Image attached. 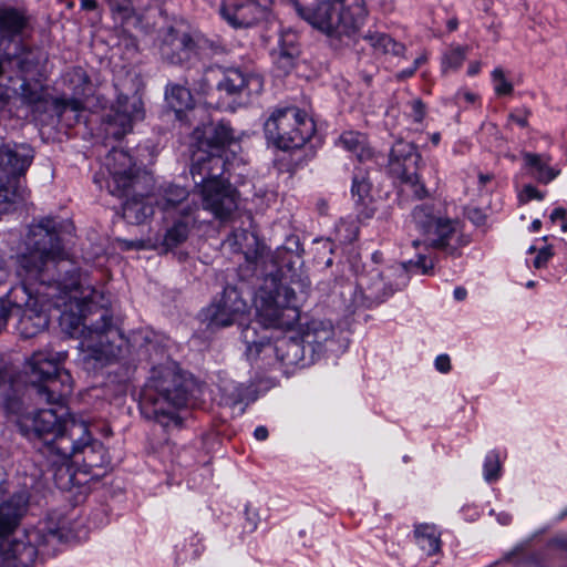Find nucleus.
<instances>
[{
  "label": "nucleus",
  "instance_id": "obj_39",
  "mask_svg": "<svg viewBox=\"0 0 567 567\" xmlns=\"http://www.w3.org/2000/svg\"><path fill=\"white\" fill-rule=\"evenodd\" d=\"M352 195L358 197V202L367 205L370 199V185L364 179L354 181L352 185Z\"/></svg>",
  "mask_w": 567,
  "mask_h": 567
},
{
  "label": "nucleus",
  "instance_id": "obj_54",
  "mask_svg": "<svg viewBox=\"0 0 567 567\" xmlns=\"http://www.w3.org/2000/svg\"><path fill=\"white\" fill-rule=\"evenodd\" d=\"M427 60V56L426 54H421L420 56H417L414 61H413V64L412 66L417 70L423 63H425Z\"/></svg>",
  "mask_w": 567,
  "mask_h": 567
},
{
  "label": "nucleus",
  "instance_id": "obj_13",
  "mask_svg": "<svg viewBox=\"0 0 567 567\" xmlns=\"http://www.w3.org/2000/svg\"><path fill=\"white\" fill-rule=\"evenodd\" d=\"M267 142H310L316 133L312 118L297 107L275 110L264 125Z\"/></svg>",
  "mask_w": 567,
  "mask_h": 567
},
{
  "label": "nucleus",
  "instance_id": "obj_58",
  "mask_svg": "<svg viewBox=\"0 0 567 567\" xmlns=\"http://www.w3.org/2000/svg\"><path fill=\"white\" fill-rule=\"evenodd\" d=\"M277 148L281 150V151H288L290 147L288 144H276Z\"/></svg>",
  "mask_w": 567,
  "mask_h": 567
},
{
  "label": "nucleus",
  "instance_id": "obj_40",
  "mask_svg": "<svg viewBox=\"0 0 567 567\" xmlns=\"http://www.w3.org/2000/svg\"><path fill=\"white\" fill-rule=\"evenodd\" d=\"M111 10L123 19L131 16L133 8L131 0H109Z\"/></svg>",
  "mask_w": 567,
  "mask_h": 567
},
{
  "label": "nucleus",
  "instance_id": "obj_10",
  "mask_svg": "<svg viewBox=\"0 0 567 567\" xmlns=\"http://www.w3.org/2000/svg\"><path fill=\"white\" fill-rule=\"evenodd\" d=\"M32 161L29 144H0V216L24 198L23 177Z\"/></svg>",
  "mask_w": 567,
  "mask_h": 567
},
{
  "label": "nucleus",
  "instance_id": "obj_59",
  "mask_svg": "<svg viewBox=\"0 0 567 567\" xmlns=\"http://www.w3.org/2000/svg\"><path fill=\"white\" fill-rule=\"evenodd\" d=\"M440 138H441L440 134L435 133V134H433L432 142H439Z\"/></svg>",
  "mask_w": 567,
  "mask_h": 567
},
{
  "label": "nucleus",
  "instance_id": "obj_50",
  "mask_svg": "<svg viewBox=\"0 0 567 567\" xmlns=\"http://www.w3.org/2000/svg\"><path fill=\"white\" fill-rule=\"evenodd\" d=\"M254 436L258 441H264L268 437V430L265 426H258L254 432Z\"/></svg>",
  "mask_w": 567,
  "mask_h": 567
},
{
  "label": "nucleus",
  "instance_id": "obj_16",
  "mask_svg": "<svg viewBox=\"0 0 567 567\" xmlns=\"http://www.w3.org/2000/svg\"><path fill=\"white\" fill-rule=\"evenodd\" d=\"M243 341L246 343L248 359L255 360L261 353H275L277 359L285 365H296L303 360L305 344L301 339L282 338L272 346L266 338H256V330L252 327H245L241 332Z\"/></svg>",
  "mask_w": 567,
  "mask_h": 567
},
{
  "label": "nucleus",
  "instance_id": "obj_37",
  "mask_svg": "<svg viewBox=\"0 0 567 567\" xmlns=\"http://www.w3.org/2000/svg\"><path fill=\"white\" fill-rule=\"evenodd\" d=\"M272 56L277 68L282 70L285 73H288L293 68L295 60L298 55H293V50L290 53H287L276 49Z\"/></svg>",
  "mask_w": 567,
  "mask_h": 567
},
{
  "label": "nucleus",
  "instance_id": "obj_8",
  "mask_svg": "<svg viewBox=\"0 0 567 567\" xmlns=\"http://www.w3.org/2000/svg\"><path fill=\"white\" fill-rule=\"evenodd\" d=\"M193 161L190 173L200 187L204 208L218 219H227L237 209L238 193L227 181L212 176L210 164L217 165L219 158L197 147L193 151Z\"/></svg>",
  "mask_w": 567,
  "mask_h": 567
},
{
  "label": "nucleus",
  "instance_id": "obj_47",
  "mask_svg": "<svg viewBox=\"0 0 567 567\" xmlns=\"http://www.w3.org/2000/svg\"><path fill=\"white\" fill-rule=\"evenodd\" d=\"M435 367L440 372H447L451 369L450 358L445 354H441L435 360Z\"/></svg>",
  "mask_w": 567,
  "mask_h": 567
},
{
  "label": "nucleus",
  "instance_id": "obj_17",
  "mask_svg": "<svg viewBox=\"0 0 567 567\" xmlns=\"http://www.w3.org/2000/svg\"><path fill=\"white\" fill-rule=\"evenodd\" d=\"M144 117L143 102L136 93L125 95L120 93L107 116L105 132L116 140L132 131L133 124Z\"/></svg>",
  "mask_w": 567,
  "mask_h": 567
},
{
  "label": "nucleus",
  "instance_id": "obj_44",
  "mask_svg": "<svg viewBox=\"0 0 567 567\" xmlns=\"http://www.w3.org/2000/svg\"><path fill=\"white\" fill-rule=\"evenodd\" d=\"M553 256L551 249L549 247L543 248L538 251L536 258L534 259V267L542 268L546 265L549 258Z\"/></svg>",
  "mask_w": 567,
  "mask_h": 567
},
{
  "label": "nucleus",
  "instance_id": "obj_5",
  "mask_svg": "<svg viewBox=\"0 0 567 567\" xmlns=\"http://www.w3.org/2000/svg\"><path fill=\"white\" fill-rule=\"evenodd\" d=\"M192 86L198 96L213 105V101L208 99L215 91L225 93L228 97L250 100L258 96L264 90V79L260 74L241 68L233 61L229 65L207 66L203 73L192 80Z\"/></svg>",
  "mask_w": 567,
  "mask_h": 567
},
{
  "label": "nucleus",
  "instance_id": "obj_53",
  "mask_svg": "<svg viewBox=\"0 0 567 567\" xmlns=\"http://www.w3.org/2000/svg\"><path fill=\"white\" fill-rule=\"evenodd\" d=\"M466 295H467V292H466V290L463 287H457L454 290V298L456 300H460V301L464 300Z\"/></svg>",
  "mask_w": 567,
  "mask_h": 567
},
{
  "label": "nucleus",
  "instance_id": "obj_41",
  "mask_svg": "<svg viewBox=\"0 0 567 567\" xmlns=\"http://www.w3.org/2000/svg\"><path fill=\"white\" fill-rule=\"evenodd\" d=\"M544 195L533 185L524 186L523 190L519 194V200L522 203H526L532 199L542 200Z\"/></svg>",
  "mask_w": 567,
  "mask_h": 567
},
{
  "label": "nucleus",
  "instance_id": "obj_3",
  "mask_svg": "<svg viewBox=\"0 0 567 567\" xmlns=\"http://www.w3.org/2000/svg\"><path fill=\"white\" fill-rule=\"evenodd\" d=\"M104 165L110 174L109 188L113 195L135 196L123 205V217L130 223L140 224L153 214V208L142 202L145 190L153 184V177L136 165L132 156L122 147H113L106 155Z\"/></svg>",
  "mask_w": 567,
  "mask_h": 567
},
{
  "label": "nucleus",
  "instance_id": "obj_14",
  "mask_svg": "<svg viewBox=\"0 0 567 567\" xmlns=\"http://www.w3.org/2000/svg\"><path fill=\"white\" fill-rule=\"evenodd\" d=\"M79 420L75 415L69 414L64 404L50 405L27 413L18 419V425L25 434L33 432L38 436L53 434L54 440L47 445V454L52 458L56 456V447L50 449L59 436L68 435L69 423Z\"/></svg>",
  "mask_w": 567,
  "mask_h": 567
},
{
  "label": "nucleus",
  "instance_id": "obj_60",
  "mask_svg": "<svg viewBox=\"0 0 567 567\" xmlns=\"http://www.w3.org/2000/svg\"><path fill=\"white\" fill-rule=\"evenodd\" d=\"M224 52H225V49L220 47V48L216 49L215 54H219V53H224Z\"/></svg>",
  "mask_w": 567,
  "mask_h": 567
},
{
  "label": "nucleus",
  "instance_id": "obj_11",
  "mask_svg": "<svg viewBox=\"0 0 567 567\" xmlns=\"http://www.w3.org/2000/svg\"><path fill=\"white\" fill-rule=\"evenodd\" d=\"M65 82L76 96L83 95L86 92L89 78L82 68H74L65 76ZM22 101L31 109L33 113H42L52 106L53 112L62 120L78 121L81 112L84 109L83 101L80 97H58L54 100L47 99L43 90L38 85L33 87L23 82L21 84Z\"/></svg>",
  "mask_w": 567,
  "mask_h": 567
},
{
  "label": "nucleus",
  "instance_id": "obj_7",
  "mask_svg": "<svg viewBox=\"0 0 567 567\" xmlns=\"http://www.w3.org/2000/svg\"><path fill=\"white\" fill-rule=\"evenodd\" d=\"M296 13L313 28L330 37H351L363 24L367 9L363 0H327L317 7L292 3Z\"/></svg>",
  "mask_w": 567,
  "mask_h": 567
},
{
  "label": "nucleus",
  "instance_id": "obj_63",
  "mask_svg": "<svg viewBox=\"0 0 567 567\" xmlns=\"http://www.w3.org/2000/svg\"><path fill=\"white\" fill-rule=\"evenodd\" d=\"M340 142H343V143H347V142H351L350 140H348L347 137H341V141Z\"/></svg>",
  "mask_w": 567,
  "mask_h": 567
},
{
  "label": "nucleus",
  "instance_id": "obj_64",
  "mask_svg": "<svg viewBox=\"0 0 567 567\" xmlns=\"http://www.w3.org/2000/svg\"><path fill=\"white\" fill-rule=\"evenodd\" d=\"M528 251L529 252H534L535 251V247L534 246L529 247Z\"/></svg>",
  "mask_w": 567,
  "mask_h": 567
},
{
  "label": "nucleus",
  "instance_id": "obj_48",
  "mask_svg": "<svg viewBox=\"0 0 567 567\" xmlns=\"http://www.w3.org/2000/svg\"><path fill=\"white\" fill-rule=\"evenodd\" d=\"M416 266L422 268L423 274H426L430 269L433 268V262L431 260L427 262L426 257L420 254Z\"/></svg>",
  "mask_w": 567,
  "mask_h": 567
},
{
  "label": "nucleus",
  "instance_id": "obj_18",
  "mask_svg": "<svg viewBox=\"0 0 567 567\" xmlns=\"http://www.w3.org/2000/svg\"><path fill=\"white\" fill-rule=\"evenodd\" d=\"M248 311L247 302L235 287L224 289L220 299L207 309L212 326L226 327L237 322Z\"/></svg>",
  "mask_w": 567,
  "mask_h": 567
},
{
  "label": "nucleus",
  "instance_id": "obj_21",
  "mask_svg": "<svg viewBox=\"0 0 567 567\" xmlns=\"http://www.w3.org/2000/svg\"><path fill=\"white\" fill-rule=\"evenodd\" d=\"M225 245L235 254H241L249 265H259L267 255V247L252 233L246 229L233 231Z\"/></svg>",
  "mask_w": 567,
  "mask_h": 567
},
{
  "label": "nucleus",
  "instance_id": "obj_46",
  "mask_svg": "<svg viewBox=\"0 0 567 567\" xmlns=\"http://www.w3.org/2000/svg\"><path fill=\"white\" fill-rule=\"evenodd\" d=\"M550 219L553 221L560 220L561 221L560 228L564 231H567V216H566V210L564 208L554 209L553 213L550 214Z\"/></svg>",
  "mask_w": 567,
  "mask_h": 567
},
{
  "label": "nucleus",
  "instance_id": "obj_24",
  "mask_svg": "<svg viewBox=\"0 0 567 567\" xmlns=\"http://www.w3.org/2000/svg\"><path fill=\"white\" fill-rule=\"evenodd\" d=\"M73 390V380L68 371L59 370L58 375L52 377L50 381L42 384L35 392L39 401H44L49 405L63 404L64 399Z\"/></svg>",
  "mask_w": 567,
  "mask_h": 567
},
{
  "label": "nucleus",
  "instance_id": "obj_25",
  "mask_svg": "<svg viewBox=\"0 0 567 567\" xmlns=\"http://www.w3.org/2000/svg\"><path fill=\"white\" fill-rule=\"evenodd\" d=\"M29 29V17L23 9L11 6L0 7V40L12 41Z\"/></svg>",
  "mask_w": 567,
  "mask_h": 567
},
{
  "label": "nucleus",
  "instance_id": "obj_49",
  "mask_svg": "<svg viewBox=\"0 0 567 567\" xmlns=\"http://www.w3.org/2000/svg\"><path fill=\"white\" fill-rule=\"evenodd\" d=\"M415 72H416V70L413 66H411V68L404 69V70L400 71L399 73H396L395 78L398 80L402 81V80L413 76Z\"/></svg>",
  "mask_w": 567,
  "mask_h": 567
},
{
  "label": "nucleus",
  "instance_id": "obj_43",
  "mask_svg": "<svg viewBox=\"0 0 567 567\" xmlns=\"http://www.w3.org/2000/svg\"><path fill=\"white\" fill-rule=\"evenodd\" d=\"M455 99L458 103L474 104L477 101L478 95L467 90H458L455 94Z\"/></svg>",
  "mask_w": 567,
  "mask_h": 567
},
{
  "label": "nucleus",
  "instance_id": "obj_33",
  "mask_svg": "<svg viewBox=\"0 0 567 567\" xmlns=\"http://www.w3.org/2000/svg\"><path fill=\"white\" fill-rule=\"evenodd\" d=\"M466 58L465 48L457 47L446 52L442 60V70L447 72L449 70L458 69Z\"/></svg>",
  "mask_w": 567,
  "mask_h": 567
},
{
  "label": "nucleus",
  "instance_id": "obj_30",
  "mask_svg": "<svg viewBox=\"0 0 567 567\" xmlns=\"http://www.w3.org/2000/svg\"><path fill=\"white\" fill-rule=\"evenodd\" d=\"M400 195L406 198L422 199L427 196L425 186L420 182L416 172L396 179Z\"/></svg>",
  "mask_w": 567,
  "mask_h": 567
},
{
  "label": "nucleus",
  "instance_id": "obj_28",
  "mask_svg": "<svg viewBox=\"0 0 567 567\" xmlns=\"http://www.w3.org/2000/svg\"><path fill=\"white\" fill-rule=\"evenodd\" d=\"M332 336L333 327L330 321L311 320L307 323L300 339L305 346L313 348L315 346H321Z\"/></svg>",
  "mask_w": 567,
  "mask_h": 567
},
{
  "label": "nucleus",
  "instance_id": "obj_29",
  "mask_svg": "<svg viewBox=\"0 0 567 567\" xmlns=\"http://www.w3.org/2000/svg\"><path fill=\"white\" fill-rule=\"evenodd\" d=\"M414 534L417 545L427 555L436 554L440 550V533L434 525L421 524L415 528Z\"/></svg>",
  "mask_w": 567,
  "mask_h": 567
},
{
  "label": "nucleus",
  "instance_id": "obj_55",
  "mask_svg": "<svg viewBox=\"0 0 567 567\" xmlns=\"http://www.w3.org/2000/svg\"><path fill=\"white\" fill-rule=\"evenodd\" d=\"M492 178H493V176L489 174H480V176H478L481 185L487 184L488 182L492 181Z\"/></svg>",
  "mask_w": 567,
  "mask_h": 567
},
{
  "label": "nucleus",
  "instance_id": "obj_52",
  "mask_svg": "<svg viewBox=\"0 0 567 567\" xmlns=\"http://www.w3.org/2000/svg\"><path fill=\"white\" fill-rule=\"evenodd\" d=\"M81 8L84 10H94L96 8L95 0H81Z\"/></svg>",
  "mask_w": 567,
  "mask_h": 567
},
{
  "label": "nucleus",
  "instance_id": "obj_20",
  "mask_svg": "<svg viewBox=\"0 0 567 567\" xmlns=\"http://www.w3.org/2000/svg\"><path fill=\"white\" fill-rule=\"evenodd\" d=\"M261 7L256 0H224L220 16L234 28H247L262 16Z\"/></svg>",
  "mask_w": 567,
  "mask_h": 567
},
{
  "label": "nucleus",
  "instance_id": "obj_38",
  "mask_svg": "<svg viewBox=\"0 0 567 567\" xmlns=\"http://www.w3.org/2000/svg\"><path fill=\"white\" fill-rule=\"evenodd\" d=\"M278 50L287 53L293 50V55H298L297 34L292 31L282 32L278 39Z\"/></svg>",
  "mask_w": 567,
  "mask_h": 567
},
{
  "label": "nucleus",
  "instance_id": "obj_4",
  "mask_svg": "<svg viewBox=\"0 0 567 567\" xmlns=\"http://www.w3.org/2000/svg\"><path fill=\"white\" fill-rule=\"evenodd\" d=\"M165 101L171 112L168 117H174L179 126H190L193 121H197L192 131L194 142H236L244 137L234 134L233 127L225 121L213 122L206 114V110L200 106H194V99L189 89L172 84L166 87Z\"/></svg>",
  "mask_w": 567,
  "mask_h": 567
},
{
  "label": "nucleus",
  "instance_id": "obj_61",
  "mask_svg": "<svg viewBox=\"0 0 567 567\" xmlns=\"http://www.w3.org/2000/svg\"><path fill=\"white\" fill-rule=\"evenodd\" d=\"M207 146L219 148L221 144L215 143V144H206Z\"/></svg>",
  "mask_w": 567,
  "mask_h": 567
},
{
  "label": "nucleus",
  "instance_id": "obj_42",
  "mask_svg": "<svg viewBox=\"0 0 567 567\" xmlns=\"http://www.w3.org/2000/svg\"><path fill=\"white\" fill-rule=\"evenodd\" d=\"M410 115L415 122H421L425 115V106L421 100H413L411 102Z\"/></svg>",
  "mask_w": 567,
  "mask_h": 567
},
{
  "label": "nucleus",
  "instance_id": "obj_35",
  "mask_svg": "<svg viewBox=\"0 0 567 567\" xmlns=\"http://www.w3.org/2000/svg\"><path fill=\"white\" fill-rule=\"evenodd\" d=\"M492 82L497 95H508L513 92V84L506 79L501 68H496L492 72Z\"/></svg>",
  "mask_w": 567,
  "mask_h": 567
},
{
  "label": "nucleus",
  "instance_id": "obj_23",
  "mask_svg": "<svg viewBox=\"0 0 567 567\" xmlns=\"http://www.w3.org/2000/svg\"><path fill=\"white\" fill-rule=\"evenodd\" d=\"M195 52V43L187 33L171 30L161 45V55L172 64H183L190 60Z\"/></svg>",
  "mask_w": 567,
  "mask_h": 567
},
{
  "label": "nucleus",
  "instance_id": "obj_22",
  "mask_svg": "<svg viewBox=\"0 0 567 567\" xmlns=\"http://www.w3.org/2000/svg\"><path fill=\"white\" fill-rule=\"evenodd\" d=\"M419 161L420 154L414 144H393L389 154V173L395 179L414 174Z\"/></svg>",
  "mask_w": 567,
  "mask_h": 567
},
{
  "label": "nucleus",
  "instance_id": "obj_6",
  "mask_svg": "<svg viewBox=\"0 0 567 567\" xmlns=\"http://www.w3.org/2000/svg\"><path fill=\"white\" fill-rule=\"evenodd\" d=\"M187 379L173 368L154 370L145 393V410L163 426L179 425L177 411L188 400Z\"/></svg>",
  "mask_w": 567,
  "mask_h": 567
},
{
  "label": "nucleus",
  "instance_id": "obj_34",
  "mask_svg": "<svg viewBox=\"0 0 567 567\" xmlns=\"http://www.w3.org/2000/svg\"><path fill=\"white\" fill-rule=\"evenodd\" d=\"M187 196V190L184 187L179 186H169L165 190L164 200L161 203L162 208L167 210L169 208L175 207L182 200H184Z\"/></svg>",
  "mask_w": 567,
  "mask_h": 567
},
{
  "label": "nucleus",
  "instance_id": "obj_19",
  "mask_svg": "<svg viewBox=\"0 0 567 567\" xmlns=\"http://www.w3.org/2000/svg\"><path fill=\"white\" fill-rule=\"evenodd\" d=\"M63 353H53L49 350L33 352L24 363V373L30 385L37 392L42 384H45L52 377L58 375Z\"/></svg>",
  "mask_w": 567,
  "mask_h": 567
},
{
  "label": "nucleus",
  "instance_id": "obj_62",
  "mask_svg": "<svg viewBox=\"0 0 567 567\" xmlns=\"http://www.w3.org/2000/svg\"><path fill=\"white\" fill-rule=\"evenodd\" d=\"M567 515V508L559 515V518H564Z\"/></svg>",
  "mask_w": 567,
  "mask_h": 567
},
{
  "label": "nucleus",
  "instance_id": "obj_12",
  "mask_svg": "<svg viewBox=\"0 0 567 567\" xmlns=\"http://www.w3.org/2000/svg\"><path fill=\"white\" fill-rule=\"evenodd\" d=\"M256 307L258 322L265 328L289 330L300 318L295 290L281 282L261 290Z\"/></svg>",
  "mask_w": 567,
  "mask_h": 567
},
{
  "label": "nucleus",
  "instance_id": "obj_15",
  "mask_svg": "<svg viewBox=\"0 0 567 567\" xmlns=\"http://www.w3.org/2000/svg\"><path fill=\"white\" fill-rule=\"evenodd\" d=\"M415 225L422 233L421 239H414L412 245L414 248L420 246L445 248L457 230V221L437 216L433 213L432 207L427 205H419L412 213Z\"/></svg>",
  "mask_w": 567,
  "mask_h": 567
},
{
  "label": "nucleus",
  "instance_id": "obj_45",
  "mask_svg": "<svg viewBox=\"0 0 567 567\" xmlns=\"http://www.w3.org/2000/svg\"><path fill=\"white\" fill-rule=\"evenodd\" d=\"M528 112L525 110H518L511 114L509 120L513 124L524 127L527 124Z\"/></svg>",
  "mask_w": 567,
  "mask_h": 567
},
{
  "label": "nucleus",
  "instance_id": "obj_9",
  "mask_svg": "<svg viewBox=\"0 0 567 567\" xmlns=\"http://www.w3.org/2000/svg\"><path fill=\"white\" fill-rule=\"evenodd\" d=\"M28 503L29 497L23 492L14 494L0 504V567H33L34 565L35 547L24 539H9L27 513Z\"/></svg>",
  "mask_w": 567,
  "mask_h": 567
},
{
  "label": "nucleus",
  "instance_id": "obj_51",
  "mask_svg": "<svg viewBox=\"0 0 567 567\" xmlns=\"http://www.w3.org/2000/svg\"><path fill=\"white\" fill-rule=\"evenodd\" d=\"M481 70V63L480 62H472L470 65H468V69H467V74L473 76V75H476Z\"/></svg>",
  "mask_w": 567,
  "mask_h": 567
},
{
  "label": "nucleus",
  "instance_id": "obj_32",
  "mask_svg": "<svg viewBox=\"0 0 567 567\" xmlns=\"http://www.w3.org/2000/svg\"><path fill=\"white\" fill-rule=\"evenodd\" d=\"M12 62L17 63L21 72L27 73L33 65V53L31 51H25L24 49H21L19 54L14 53L13 56H11L10 53H7V58L4 60H0V75L4 71V64Z\"/></svg>",
  "mask_w": 567,
  "mask_h": 567
},
{
  "label": "nucleus",
  "instance_id": "obj_2",
  "mask_svg": "<svg viewBox=\"0 0 567 567\" xmlns=\"http://www.w3.org/2000/svg\"><path fill=\"white\" fill-rule=\"evenodd\" d=\"M66 427L68 435L59 436L50 447H56V460H53L54 482L65 491L100 480L110 465L107 450L102 443L91 441L84 421L73 420Z\"/></svg>",
  "mask_w": 567,
  "mask_h": 567
},
{
  "label": "nucleus",
  "instance_id": "obj_27",
  "mask_svg": "<svg viewBox=\"0 0 567 567\" xmlns=\"http://www.w3.org/2000/svg\"><path fill=\"white\" fill-rule=\"evenodd\" d=\"M363 40L368 42L373 53L377 55L403 56L406 50L403 43L398 42L391 35L379 31L369 30L363 35Z\"/></svg>",
  "mask_w": 567,
  "mask_h": 567
},
{
  "label": "nucleus",
  "instance_id": "obj_1",
  "mask_svg": "<svg viewBox=\"0 0 567 567\" xmlns=\"http://www.w3.org/2000/svg\"><path fill=\"white\" fill-rule=\"evenodd\" d=\"M24 246L25 251L18 256L17 272L25 281H39L40 287L32 295L22 286L13 289L8 299L0 300V330L9 318H14L23 338L35 337L48 328V310L53 306L62 309L61 326L80 339L83 352L100 361L115 358L118 351L113 337L117 330L109 311L97 307L101 295L76 270L66 271L64 278L53 277L60 262L68 259L55 221L43 218L32 224Z\"/></svg>",
  "mask_w": 567,
  "mask_h": 567
},
{
  "label": "nucleus",
  "instance_id": "obj_36",
  "mask_svg": "<svg viewBox=\"0 0 567 567\" xmlns=\"http://www.w3.org/2000/svg\"><path fill=\"white\" fill-rule=\"evenodd\" d=\"M501 472V462L498 454L496 453H489L486 456L485 463H484V477L487 482L495 481L499 477Z\"/></svg>",
  "mask_w": 567,
  "mask_h": 567
},
{
  "label": "nucleus",
  "instance_id": "obj_31",
  "mask_svg": "<svg viewBox=\"0 0 567 567\" xmlns=\"http://www.w3.org/2000/svg\"><path fill=\"white\" fill-rule=\"evenodd\" d=\"M188 233L189 227L187 223L177 221L166 231L163 244L167 248H174L186 240Z\"/></svg>",
  "mask_w": 567,
  "mask_h": 567
},
{
  "label": "nucleus",
  "instance_id": "obj_56",
  "mask_svg": "<svg viewBox=\"0 0 567 567\" xmlns=\"http://www.w3.org/2000/svg\"><path fill=\"white\" fill-rule=\"evenodd\" d=\"M542 227V221L539 219L533 220L530 228L533 231H538Z\"/></svg>",
  "mask_w": 567,
  "mask_h": 567
},
{
  "label": "nucleus",
  "instance_id": "obj_57",
  "mask_svg": "<svg viewBox=\"0 0 567 567\" xmlns=\"http://www.w3.org/2000/svg\"><path fill=\"white\" fill-rule=\"evenodd\" d=\"M447 28L450 31H454L457 28V20L456 19L449 20Z\"/></svg>",
  "mask_w": 567,
  "mask_h": 567
},
{
  "label": "nucleus",
  "instance_id": "obj_26",
  "mask_svg": "<svg viewBox=\"0 0 567 567\" xmlns=\"http://www.w3.org/2000/svg\"><path fill=\"white\" fill-rule=\"evenodd\" d=\"M523 158L529 174L539 183L548 184L560 174L559 168L550 165L551 158L548 155L524 153Z\"/></svg>",
  "mask_w": 567,
  "mask_h": 567
}]
</instances>
